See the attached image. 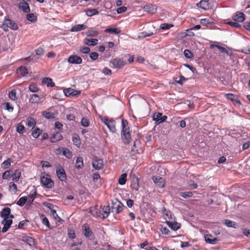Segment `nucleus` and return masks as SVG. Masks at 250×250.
Returning <instances> with one entry per match:
<instances>
[{"label": "nucleus", "mask_w": 250, "mask_h": 250, "mask_svg": "<svg viewBox=\"0 0 250 250\" xmlns=\"http://www.w3.org/2000/svg\"><path fill=\"white\" fill-rule=\"evenodd\" d=\"M122 130L121 132V138L123 142L125 144L129 143L131 140V134L129 132V128L126 120L122 121Z\"/></svg>", "instance_id": "f257e3e1"}, {"label": "nucleus", "mask_w": 250, "mask_h": 250, "mask_svg": "<svg viewBox=\"0 0 250 250\" xmlns=\"http://www.w3.org/2000/svg\"><path fill=\"white\" fill-rule=\"evenodd\" d=\"M127 64L124 58L116 57L110 61L109 66L113 68L120 69Z\"/></svg>", "instance_id": "f03ea898"}, {"label": "nucleus", "mask_w": 250, "mask_h": 250, "mask_svg": "<svg viewBox=\"0 0 250 250\" xmlns=\"http://www.w3.org/2000/svg\"><path fill=\"white\" fill-rule=\"evenodd\" d=\"M41 183L46 188H51L54 185V181L48 174L41 177Z\"/></svg>", "instance_id": "7ed1b4c3"}, {"label": "nucleus", "mask_w": 250, "mask_h": 250, "mask_svg": "<svg viewBox=\"0 0 250 250\" xmlns=\"http://www.w3.org/2000/svg\"><path fill=\"white\" fill-rule=\"evenodd\" d=\"M1 28H2L5 31H8V28L14 30H17L18 29V26L14 21L6 19L1 26Z\"/></svg>", "instance_id": "20e7f679"}, {"label": "nucleus", "mask_w": 250, "mask_h": 250, "mask_svg": "<svg viewBox=\"0 0 250 250\" xmlns=\"http://www.w3.org/2000/svg\"><path fill=\"white\" fill-rule=\"evenodd\" d=\"M56 174L58 178L62 182H66V175L63 168L61 166L57 167Z\"/></svg>", "instance_id": "39448f33"}, {"label": "nucleus", "mask_w": 250, "mask_h": 250, "mask_svg": "<svg viewBox=\"0 0 250 250\" xmlns=\"http://www.w3.org/2000/svg\"><path fill=\"white\" fill-rule=\"evenodd\" d=\"M92 167L95 169L100 170L103 168V160L98 157H95L92 160Z\"/></svg>", "instance_id": "423d86ee"}, {"label": "nucleus", "mask_w": 250, "mask_h": 250, "mask_svg": "<svg viewBox=\"0 0 250 250\" xmlns=\"http://www.w3.org/2000/svg\"><path fill=\"white\" fill-rule=\"evenodd\" d=\"M167 118V116H163L162 113L159 112H155L153 115V120L155 121L156 124H159L166 121Z\"/></svg>", "instance_id": "0eeeda50"}, {"label": "nucleus", "mask_w": 250, "mask_h": 250, "mask_svg": "<svg viewBox=\"0 0 250 250\" xmlns=\"http://www.w3.org/2000/svg\"><path fill=\"white\" fill-rule=\"evenodd\" d=\"M82 59L76 55H70L67 59V62L71 64H80L82 63Z\"/></svg>", "instance_id": "6e6552de"}, {"label": "nucleus", "mask_w": 250, "mask_h": 250, "mask_svg": "<svg viewBox=\"0 0 250 250\" xmlns=\"http://www.w3.org/2000/svg\"><path fill=\"white\" fill-rule=\"evenodd\" d=\"M104 123L107 126L110 131L113 133L115 132L116 129L115 127L116 122L113 119L108 120L104 119Z\"/></svg>", "instance_id": "1a4fd4ad"}, {"label": "nucleus", "mask_w": 250, "mask_h": 250, "mask_svg": "<svg viewBox=\"0 0 250 250\" xmlns=\"http://www.w3.org/2000/svg\"><path fill=\"white\" fill-rule=\"evenodd\" d=\"M225 97L229 100L238 104H241V102L238 100L237 95L232 93H227L225 95Z\"/></svg>", "instance_id": "9d476101"}, {"label": "nucleus", "mask_w": 250, "mask_h": 250, "mask_svg": "<svg viewBox=\"0 0 250 250\" xmlns=\"http://www.w3.org/2000/svg\"><path fill=\"white\" fill-rule=\"evenodd\" d=\"M83 232L84 236L87 238H90L93 236V232L87 224H84L82 227Z\"/></svg>", "instance_id": "9b49d317"}, {"label": "nucleus", "mask_w": 250, "mask_h": 250, "mask_svg": "<svg viewBox=\"0 0 250 250\" xmlns=\"http://www.w3.org/2000/svg\"><path fill=\"white\" fill-rule=\"evenodd\" d=\"M62 150L63 155H64L67 158L71 159L72 157V152L68 148L60 147L57 149V151L58 152V153H60Z\"/></svg>", "instance_id": "f8f14e48"}, {"label": "nucleus", "mask_w": 250, "mask_h": 250, "mask_svg": "<svg viewBox=\"0 0 250 250\" xmlns=\"http://www.w3.org/2000/svg\"><path fill=\"white\" fill-rule=\"evenodd\" d=\"M154 182L156 185L158 187L162 188L165 186V180L162 177H153V178Z\"/></svg>", "instance_id": "ddd939ff"}, {"label": "nucleus", "mask_w": 250, "mask_h": 250, "mask_svg": "<svg viewBox=\"0 0 250 250\" xmlns=\"http://www.w3.org/2000/svg\"><path fill=\"white\" fill-rule=\"evenodd\" d=\"M204 238L206 242L209 244H216L218 239L216 238H214L210 234H205Z\"/></svg>", "instance_id": "4468645a"}, {"label": "nucleus", "mask_w": 250, "mask_h": 250, "mask_svg": "<svg viewBox=\"0 0 250 250\" xmlns=\"http://www.w3.org/2000/svg\"><path fill=\"white\" fill-rule=\"evenodd\" d=\"M232 20L237 22H243L245 20V15L243 12H239L238 14L233 15L232 17Z\"/></svg>", "instance_id": "2eb2a0df"}, {"label": "nucleus", "mask_w": 250, "mask_h": 250, "mask_svg": "<svg viewBox=\"0 0 250 250\" xmlns=\"http://www.w3.org/2000/svg\"><path fill=\"white\" fill-rule=\"evenodd\" d=\"M124 207V205L121 202H119L117 204H113L112 208L116 213H119L123 211Z\"/></svg>", "instance_id": "dca6fc26"}, {"label": "nucleus", "mask_w": 250, "mask_h": 250, "mask_svg": "<svg viewBox=\"0 0 250 250\" xmlns=\"http://www.w3.org/2000/svg\"><path fill=\"white\" fill-rule=\"evenodd\" d=\"M167 225L173 230H177L181 228V224L176 222H172L167 221Z\"/></svg>", "instance_id": "f3484780"}, {"label": "nucleus", "mask_w": 250, "mask_h": 250, "mask_svg": "<svg viewBox=\"0 0 250 250\" xmlns=\"http://www.w3.org/2000/svg\"><path fill=\"white\" fill-rule=\"evenodd\" d=\"M83 43L88 46H94L98 43V40L96 39L85 38L83 40Z\"/></svg>", "instance_id": "a211bd4d"}, {"label": "nucleus", "mask_w": 250, "mask_h": 250, "mask_svg": "<svg viewBox=\"0 0 250 250\" xmlns=\"http://www.w3.org/2000/svg\"><path fill=\"white\" fill-rule=\"evenodd\" d=\"M21 241L27 243L30 246H33L35 243V240L33 238L26 235H23L22 236Z\"/></svg>", "instance_id": "6ab92c4d"}, {"label": "nucleus", "mask_w": 250, "mask_h": 250, "mask_svg": "<svg viewBox=\"0 0 250 250\" xmlns=\"http://www.w3.org/2000/svg\"><path fill=\"white\" fill-rule=\"evenodd\" d=\"M214 47L217 48L219 50L220 52L221 53H225L227 54V55L229 54V52L228 50V47H224L220 46L218 44H211L210 45V48L212 49Z\"/></svg>", "instance_id": "aec40b11"}, {"label": "nucleus", "mask_w": 250, "mask_h": 250, "mask_svg": "<svg viewBox=\"0 0 250 250\" xmlns=\"http://www.w3.org/2000/svg\"><path fill=\"white\" fill-rule=\"evenodd\" d=\"M19 7L20 9H21L25 13H29L30 11L29 4L25 1L21 2Z\"/></svg>", "instance_id": "412c9836"}, {"label": "nucleus", "mask_w": 250, "mask_h": 250, "mask_svg": "<svg viewBox=\"0 0 250 250\" xmlns=\"http://www.w3.org/2000/svg\"><path fill=\"white\" fill-rule=\"evenodd\" d=\"M57 113V111L55 112H51L50 111H45L42 112V115L44 118L47 119H54L55 118Z\"/></svg>", "instance_id": "4be33fe9"}, {"label": "nucleus", "mask_w": 250, "mask_h": 250, "mask_svg": "<svg viewBox=\"0 0 250 250\" xmlns=\"http://www.w3.org/2000/svg\"><path fill=\"white\" fill-rule=\"evenodd\" d=\"M87 28V26L84 24H77V25H75V26H73L71 28L70 31L71 32H78V31H80L83 30L84 29H85Z\"/></svg>", "instance_id": "5701e85b"}, {"label": "nucleus", "mask_w": 250, "mask_h": 250, "mask_svg": "<svg viewBox=\"0 0 250 250\" xmlns=\"http://www.w3.org/2000/svg\"><path fill=\"white\" fill-rule=\"evenodd\" d=\"M144 9L145 11L151 14L155 13L156 11V8L155 6L151 4H147L145 5L144 7Z\"/></svg>", "instance_id": "b1692460"}, {"label": "nucleus", "mask_w": 250, "mask_h": 250, "mask_svg": "<svg viewBox=\"0 0 250 250\" xmlns=\"http://www.w3.org/2000/svg\"><path fill=\"white\" fill-rule=\"evenodd\" d=\"M42 83L46 84L47 87H54L55 86V83L53 82L52 79L49 77H45L42 81Z\"/></svg>", "instance_id": "393cba45"}, {"label": "nucleus", "mask_w": 250, "mask_h": 250, "mask_svg": "<svg viewBox=\"0 0 250 250\" xmlns=\"http://www.w3.org/2000/svg\"><path fill=\"white\" fill-rule=\"evenodd\" d=\"M198 5L201 8L207 10L209 8V3L208 2V0H201L200 2L198 4Z\"/></svg>", "instance_id": "a878e982"}, {"label": "nucleus", "mask_w": 250, "mask_h": 250, "mask_svg": "<svg viewBox=\"0 0 250 250\" xmlns=\"http://www.w3.org/2000/svg\"><path fill=\"white\" fill-rule=\"evenodd\" d=\"M42 98L37 94H34L30 96L29 101L32 104H38Z\"/></svg>", "instance_id": "bb28decb"}, {"label": "nucleus", "mask_w": 250, "mask_h": 250, "mask_svg": "<svg viewBox=\"0 0 250 250\" xmlns=\"http://www.w3.org/2000/svg\"><path fill=\"white\" fill-rule=\"evenodd\" d=\"M109 207H104L100 211V214L102 215L103 218H107L110 213Z\"/></svg>", "instance_id": "cd10ccee"}, {"label": "nucleus", "mask_w": 250, "mask_h": 250, "mask_svg": "<svg viewBox=\"0 0 250 250\" xmlns=\"http://www.w3.org/2000/svg\"><path fill=\"white\" fill-rule=\"evenodd\" d=\"M62 136L59 132L54 133L51 138V141L55 143L62 139Z\"/></svg>", "instance_id": "c85d7f7f"}, {"label": "nucleus", "mask_w": 250, "mask_h": 250, "mask_svg": "<svg viewBox=\"0 0 250 250\" xmlns=\"http://www.w3.org/2000/svg\"><path fill=\"white\" fill-rule=\"evenodd\" d=\"M73 144L77 147H80L81 145V141L79 136L77 134H74L72 137Z\"/></svg>", "instance_id": "c756f323"}, {"label": "nucleus", "mask_w": 250, "mask_h": 250, "mask_svg": "<svg viewBox=\"0 0 250 250\" xmlns=\"http://www.w3.org/2000/svg\"><path fill=\"white\" fill-rule=\"evenodd\" d=\"M36 122L34 118L29 117L27 118L26 125L28 127H31L33 128L36 125Z\"/></svg>", "instance_id": "7c9ffc66"}, {"label": "nucleus", "mask_w": 250, "mask_h": 250, "mask_svg": "<svg viewBox=\"0 0 250 250\" xmlns=\"http://www.w3.org/2000/svg\"><path fill=\"white\" fill-rule=\"evenodd\" d=\"M75 167L77 169H81L83 167V158L82 157H77Z\"/></svg>", "instance_id": "2f4dec72"}, {"label": "nucleus", "mask_w": 250, "mask_h": 250, "mask_svg": "<svg viewBox=\"0 0 250 250\" xmlns=\"http://www.w3.org/2000/svg\"><path fill=\"white\" fill-rule=\"evenodd\" d=\"M225 224L228 227L233 228H237L238 227V224L235 222L228 219L225 220Z\"/></svg>", "instance_id": "473e14b6"}, {"label": "nucleus", "mask_w": 250, "mask_h": 250, "mask_svg": "<svg viewBox=\"0 0 250 250\" xmlns=\"http://www.w3.org/2000/svg\"><path fill=\"white\" fill-rule=\"evenodd\" d=\"M11 212V209L9 208H4L0 214L1 216L3 218L8 217Z\"/></svg>", "instance_id": "72a5a7b5"}, {"label": "nucleus", "mask_w": 250, "mask_h": 250, "mask_svg": "<svg viewBox=\"0 0 250 250\" xmlns=\"http://www.w3.org/2000/svg\"><path fill=\"white\" fill-rule=\"evenodd\" d=\"M21 176V171L19 169H17L15 171L14 173L12 175V180L15 182H17L20 178Z\"/></svg>", "instance_id": "f704fd0d"}, {"label": "nucleus", "mask_w": 250, "mask_h": 250, "mask_svg": "<svg viewBox=\"0 0 250 250\" xmlns=\"http://www.w3.org/2000/svg\"><path fill=\"white\" fill-rule=\"evenodd\" d=\"M105 32L118 34L121 33V30L117 28H108L104 30Z\"/></svg>", "instance_id": "c9c22d12"}, {"label": "nucleus", "mask_w": 250, "mask_h": 250, "mask_svg": "<svg viewBox=\"0 0 250 250\" xmlns=\"http://www.w3.org/2000/svg\"><path fill=\"white\" fill-rule=\"evenodd\" d=\"M127 174L123 173L120 176L118 180V183L121 185H124L126 182Z\"/></svg>", "instance_id": "e433bc0d"}, {"label": "nucleus", "mask_w": 250, "mask_h": 250, "mask_svg": "<svg viewBox=\"0 0 250 250\" xmlns=\"http://www.w3.org/2000/svg\"><path fill=\"white\" fill-rule=\"evenodd\" d=\"M18 72L21 76H25L28 74L27 68L24 66H21L19 68Z\"/></svg>", "instance_id": "4c0bfd02"}, {"label": "nucleus", "mask_w": 250, "mask_h": 250, "mask_svg": "<svg viewBox=\"0 0 250 250\" xmlns=\"http://www.w3.org/2000/svg\"><path fill=\"white\" fill-rule=\"evenodd\" d=\"M29 90L31 92L36 93L39 91L40 88L37 86V85L36 83H33L29 85Z\"/></svg>", "instance_id": "58836bf2"}, {"label": "nucleus", "mask_w": 250, "mask_h": 250, "mask_svg": "<svg viewBox=\"0 0 250 250\" xmlns=\"http://www.w3.org/2000/svg\"><path fill=\"white\" fill-rule=\"evenodd\" d=\"M36 190H32L30 192L29 195H28L29 202L32 203L34 201L35 198H36Z\"/></svg>", "instance_id": "ea45409f"}, {"label": "nucleus", "mask_w": 250, "mask_h": 250, "mask_svg": "<svg viewBox=\"0 0 250 250\" xmlns=\"http://www.w3.org/2000/svg\"><path fill=\"white\" fill-rule=\"evenodd\" d=\"M9 190L13 193L16 194L18 191L17 185L14 182H10L9 185Z\"/></svg>", "instance_id": "a19ab883"}, {"label": "nucleus", "mask_w": 250, "mask_h": 250, "mask_svg": "<svg viewBox=\"0 0 250 250\" xmlns=\"http://www.w3.org/2000/svg\"><path fill=\"white\" fill-rule=\"evenodd\" d=\"M11 160L10 158L5 160L1 165V167L2 168H8L11 165Z\"/></svg>", "instance_id": "79ce46f5"}, {"label": "nucleus", "mask_w": 250, "mask_h": 250, "mask_svg": "<svg viewBox=\"0 0 250 250\" xmlns=\"http://www.w3.org/2000/svg\"><path fill=\"white\" fill-rule=\"evenodd\" d=\"M12 222V220L10 219L9 217H7L4 218L2 223L3 224V225L6 226L8 227H10Z\"/></svg>", "instance_id": "37998d69"}, {"label": "nucleus", "mask_w": 250, "mask_h": 250, "mask_svg": "<svg viewBox=\"0 0 250 250\" xmlns=\"http://www.w3.org/2000/svg\"><path fill=\"white\" fill-rule=\"evenodd\" d=\"M42 219V223L45 225L48 228L50 229V225L48 219L43 214H42L41 216Z\"/></svg>", "instance_id": "c03bdc74"}, {"label": "nucleus", "mask_w": 250, "mask_h": 250, "mask_svg": "<svg viewBox=\"0 0 250 250\" xmlns=\"http://www.w3.org/2000/svg\"><path fill=\"white\" fill-rule=\"evenodd\" d=\"M27 201V197H22L20 198L19 200L17 202V204L21 207H22L24 205V204L26 203V202Z\"/></svg>", "instance_id": "a18cd8bd"}, {"label": "nucleus", "mask_w": 250, "mask_h": 250, "mask_svg": "<svg viewBox=\"0 0 250 250\" xmlns=\"http://www.w3.org/2000/svg\"><path fill=\"white\" fill-rule=\"evenodd\" d=\"M16 130L19 133L23 134L25 131V128L21 124H18L16 127Z\"/></svg>", "instance_id": "49530a36"}, {"label": "nucleus", "mask_w": 250, "mask_h": 250, "mask_svg": "<svg viewBox=\"0 0 250 250\" xmlns=\"http://www.w3.org/2000/svg\"><path fill=\"white\" fill-rule=\"evenodd\" d=\"M87 36L97 37L99 34V32L95 30H89L85 33Z\"/></svg>", "instance_id": "de8ad7c7"}, {"label": "nucleus", "mask_w": 250, "mask_h": 250, "mask_svg": "<svg viewBox=\"0 0 250 250\" xmlns=\"http://www.w3.org/2000/svg\"><path fill=\"white\" fill-rule=\"evenodd\" d=\"M26 19L31 22H35L37 21V17L33 13L27 14L26 15Z\"/></svg>", "instance_id": "09e8293b"}, {"label": "nucleus", "mask_w": 250, "mask_h": 250, "mask_svg": "<svg viewBox=\"0 0 250 250\" xmlns=\"http://www.w3.org/2000/svg\"><path fill=\"white\" fill-rule=\"evenodd\" d=\"M99 13V11L96 9H92L87 10L86 11V14L88 16H92L95 15H97Z\"/></svg>", "instance_id": "8fccbe9b"}, {"label": "nucleus", "mask_w": 250, "mask_h": 250, "mask_svg": "<svg viewBox=\"0 0 250 250\" xmlns=\"http://www.w3.org/2000/svg\"><path fill=\"white\" fill-rule=\"evenodd\" d=\"M51 215L53 216L54 218L57 220L58 222H61L62 221V220L59 216L57 212L55 210H51Z\"/></svg>", "instance_id": "3c124183"}, {"label": "nucleus", "mask_w": 250, "mask_h": 250, "mask_svg": "<svg viewBox=\"0 0 250 250\" xmlns=\"http://www.w3.org/2000/svg\"><path fill=\"white\" fill-rule=\"evenodd\" d=\"M42 133V130L39 128H36L34 131H33L32 135L35 138H37Z\"/></svg>", "instance_id": "603ef678"}, {"label": "nucleus", "mask_w": 250, "mask_h": 250, "mask_svg": "<svg viewBox=\"0 0 250 250\" xmlns=\"http://www.w3.org/2000/svg\"><path fill=\"white\" fill-rule=\"evenodd\" d=\"M193 193L191 191H185L180 193V196L185 198L191 197Z\"/></svg>", "instance_id": "864d4df0"}, {"label": "nucleus", "mask_w": 250, "mask_h": 250, "mask_svg": "<svg viewBox=\"0 0 250 250\" xmlns=\"http://www.w3.org/2000/svg\"><path fill=\"white\" fill-rule=\"evenodd\" d=\"M11 170H6L3 173L2 177L3 179L7 180L11 177Z\"/></svg>", "instance_id": "5fc2aeb1"}, {"label": "nucleus", "mask_w": 250, "mask_h": 250, "mask_svg": "<svg viewBox=\"0 0 250 250\" xmlns=\"http://www.w3.org/2000/svg\"><path fill=\"white\" fill-rule=\"evenodd\" d=\"M9 98L12 100H15L17 99L16 90L13 89L9 92L8 94Z\"/></svg>", "instance_id": "6e6d98bb"}, {"label": "nucleus", "mask_w": 250, "mask_h": 250, "mask_svg": "<svg viewBox=\"0 0 250 250\" xmlns=\"http://www.w3.org/2000/svg\"><path fill=\"white\" fill-rule=\"evenodd\" d=\"M80 51L83 54H87L90 51V48L88 47L82 46L80 48Z\"/></svg>", "instance_id": "4d7b16f0"}, {"label": "nucleus", "mask_w": 250, "mask_h": 250, "mask_svg": "<svg viewBox=\"0 0 250 250\" xmlns=\"http://www.w3.org/2000/svg\"><path fill=\"white\" fill-rule=\"evenodd\" d=\"M184 56L188 59H190L193 57L192 53L188 49H186L184 52Z\"/></svg>", "instance_id": "13d9d810"}, {"label": "nucleus", "mask_w": 250, "mask_h": 250, "mask_svg": "<svg viewBox=\"0 0 250 250\" xmlns=\"http://www.w3.org/2000/svg\"><path fill=\"white\" fill-rule=\"evenodd\" d=\"M74 90L71 88H67L66 90L64 91V92L65 93V95L66 96H70L71 95H75V94H74Z\"/></svg>", "instance_id": "bf43d9fd"}, {"label": "nucleus", "mask_w": 250, "mask_h": 250, "mask_svg": "<svg viewBox=\"0 0 250 250\" xmlns=\"http://www.w3.org/2000/svg\"><path fill=\"white\" fill-rule=\"evenodd\" d=\"M173 25L168 23H162L160 25V28L163 30H167L169 29L170 27H172Z\"/></svg>", "instance_id": "052dcab7"}, {"label": "nucleus", "mask_w": 250, "mask_h": 250, "mask_svg": "<svg viewBox=\"0 0 250 250\" xmlns=\"http://www.w3.org/2000/svg\"><path fill=\"white\" fill-rule=\"evenodd\" d=\"M82 125L84 127H87L89 125V121L87 118H83L81 122Z\"/></svg>", "instance_id": "680f3d73"}, {"label": "nucleus", "mask_w": 250, "mask_h": 250, "mask_svg": "<svg viewBox=\"0 0 250 250\" xmlns=\"http://www.w3.org/2000/svg\"><path fill=\"white\" fill-rule=\"evenodd\" d=\"M99 54L97 52H91L89 54V57L92 61H95L98 58Z\"/></svg>", "instance_id": "e2e57ef3"}, {"label": "nucleus", "mask_w": 250, "mask_h": 250, "mask_svg": "<svg viewBox=\"0 0 250 250\" xmlns=\"http://www.w3.org/2000/svg\"><path fill=\"white\" fill-rule=\"evenodd\" d=\"M35 52L36 55L42 56L43 55L44 53V50L42 47H39L37 49H36Z\"/></svg>", "instance_id": "0e129e2a"}, {"label": "nucleus", "mask_w": 250, "mask_h": 250, "mask_svg": "<svg viewBox=\"0 0 250 250\" xmlns=\"http://www.w3.org/2000/svg\"><path fill=\"white\" fill-rule=\"evenodd\" d=\"M102 72L106 75H111L112 73L111 70L108 67H104L102 70Z\"/></svg>", "instance_id": "69168bd1"}, {"label": "nucleus", "mask_w": 250, "mask_h": 250, "mask_svg": "<svg viewBox=\"0 0 250 250\" xmlns=\"http://www.w3.org/2000/svg\"><path fill=\"white\" fill-rule=\"evenodd\" d=\"M68 236L70 239H74L76 236L75 231L72 229H69L68 231Z\"/></svg>", "instance_id": "338daca9"}, {"label": "nucleus", "mask_w": 250, "mask_h": 250, "mask_svg": "<svg viewBox=\"0 0 250 250\" xmlns=\"http://www.w3.org/2000/svg\"><path fill=\"white\" fill-rule=\"evenodd\" d=\"M42 205L47 207V208H48L49 209H50V210H55L54 209V205H53L52 204H51L50 203H47V202H43L42 203Z\"/></svg>", "instance_id": "774afa93"}]
</instances>
